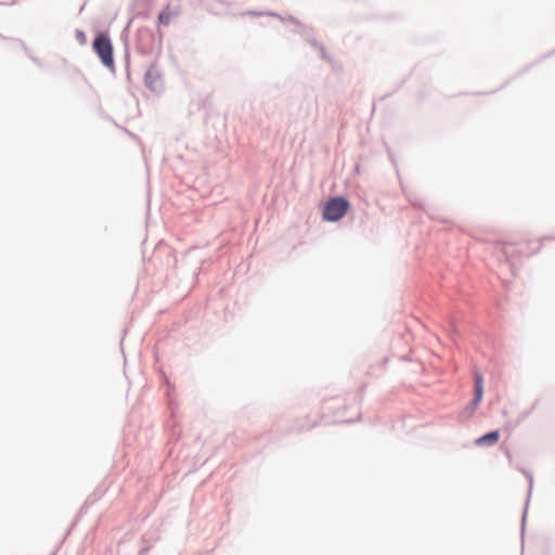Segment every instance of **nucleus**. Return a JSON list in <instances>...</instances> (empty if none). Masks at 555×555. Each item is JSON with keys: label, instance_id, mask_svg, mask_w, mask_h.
<instances>
[{"label": "nucleus", "instance_id": "0eeeda50", "mask_svg": "<svg viewBox=\"0 0 555 555\" xmlns=\"http://www.w3.org/2000/svg\"><path fill=\"white\" fill-rule=\"evenodd\" d=\"M77 38L79 39V41L81 43L86 42V37H85V34L82 31H77Z\"/></svg>", "mask_w": 555, "mask_h": 555}, {"label": "nucleus", "instance_id": "7ed1b4c3", "mask_svg": "<svg viewBox=\"0 0 555 555\" xmlns=\"http://www.w3.org/2000/svg\"><path fill=\"white\" fill-rule=\"evenodd\" d=\"M522 247V243L504 242L498 246V249L507 261H513L518 257L522 256L524 254H526Z\"/></svg>", "mask_w": 555, "mask_h": 555}, {"label": "nucleus", "instance_id": "39448f33", "mask_svg": "<svg viewBox=\"0 0 555 555\" xmlns=\"http://www.w3.org/2000/svg\"><path fill=\"white\" fill-rule=\"evenodd\" d=\"M483 395V380L480 375H477L475 378V397H474V405L475 408L480 403Z\"/></svg>", "mask_w": 555, "mask_h": 555}, {"label": "nucleus", "instance_id": "20e7f679", "mask_svg": "<svg viewBox=\"0 0 555 555\" xmlns=\"http://www.w3.org/2000/svg\"><path fill=\"white\" fill-rule=\"evenodd\" d=\"M500 439L498 430L490 431L476 440L477 446H494Z\"/></svg>", "mask_w": 555, "mask_h": 555}, {"label": "nucleus", "instance_id": "423d86ee", "mask_svg": "<svg viewBox=\"0 0 555 555\" xmlns=\"http://www.w3.org/2000/svg\"><path fill=\"white\" fill-rule=\"evenodd\" d=\"M172 12L169 10V8H166L163 10L158 15V22L163 25H169L172 17Z\"/></svg>", "mask_w": 555, "mask_h": 555}, {"label": "nucleus", "instance_id": "f03ea898", "mask_svg": "<svg viewBox=\"0 0 555 555\" xmlns=\"http://www.w3.org/2000/svg\"><path fill=\"white\" fill-rule=\"evenodd\" d=\"M93 49L105 66L111 67L114 65L113 44L106 35H99L94 39Z\"/></svg>", "mask_w": 555, "mask_h": 555}, {"label": "nucleus", "instance_id": "f257e3e1", "mask_svg": "<svg viewBox=\"0 0 555 555\" xmlns=\"http://www.w3.org/2000/svg\"><path fill=\"white\" fill-rule=\"evenodd\" d=\"M349 208V203L343 197L330 199L323 210V218L327 221H338Z\"/></svg>", "mask_w": 555, "mask_h": 555}]
</instances>
